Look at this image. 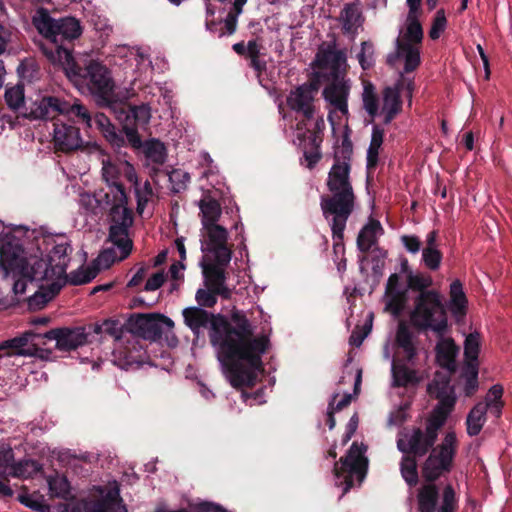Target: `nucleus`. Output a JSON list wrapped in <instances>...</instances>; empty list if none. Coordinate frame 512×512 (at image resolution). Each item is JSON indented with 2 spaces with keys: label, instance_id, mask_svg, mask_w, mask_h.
<instances>
[{
  "label": "nucleus",
  "instance_id": "f257e3e1",
  "mask_svg": "<svg viewBox=\"0 0 512 512\" xmlns=\"http://www.w3.org/2000/svg\"><path fill=\"white\" fill-rule=\"evenodd\" d=\"M183 317L195 334L210 324V341L233 387L254 385L256 372L262 369V356L268 350L269 338L266 335L255 337L253 326L243 312L231 314L234 325L224 316H214L200 307L185 308Z\"/></svg>",
  "mask_w": 512,
  "mask_h": 512
},
{
  "label": "nucleus",
  "instance_id": "f03ea898",
  "mask_svg": "<svg viewBox=\"0 0 512 512\" xmlns=\"http://www.w3.org/2000/svg\"><path fill=\"white\" fill-rule=\"evenodd\" d=\"M33 25L45 38L40 48L47 59L61 66L68 78L80 88H86L98 103H111L115 84L108 68L96 60L80 66L66 45L80 36L79 21L73 17L54 19L46 9L41 8L33 17Z\"/></svg>",
  "mask_w": 512,
  "mask_h": 512
},
{
  "label": "nucleus",
  "instance_id": "7ed1b4c3",
  "mask_svg": "<svg viewBox=\"0 0 512 512\" xmlns=\"http://www.w3.org/2000/svg\"><path fill=\"white\" fill-rule=\"evenodd\" d=\"M0 268L4 276L12 275L15 294H24L27 283L36 282L38 290L29 297L30 305H44L52 300L65 284V277L47 258L25 256L18 238L7 235L0 240Z\"/></svg>",
  "mask_w": 512,
  "mask_h": 512
},
{
  "label": "nucleus",
  "instance_id": "20e7f679",
  "mask_svg": "<svg viewBox=\"0 0 512 512\" xmlns=\"http://www.w3.org/2000/svg\"><path fill=\"white\" fill-rule=\"evenodd\" d=\"M342 156L336 152L334 163L328 173L327 188L329 195L320 199V208L324 218H349L355 209L356 195L350 179L352 145L343 141Z\"/></svg>",
  "mask_w": 512,
  "mask_h": 512
},
{
  "label": "nucleus",
  "instance_id": "39448f33",
  "mask_svg": "<svg viewBox=\"0 0 512 512\" xmlns=\"http://www.w3.org/2000/svg\"><path fill=\"white\" fill-rule=\"evenodd\" d=\"M95 197L100 206L109 209V240L120 249V258H127L133 248V242L129 238L133 213L127 207L128 199L123 185H107L106 189L96 192Z\"/></svg>",
  "mask_w": 512,
  "mask_h": 512
},
{
  "label": "nucleus",
  "instance_id": "423d86ee",
  "mask_svg": "<svg viewBox=\"0 0 512 512\" xmlns=\"http://www.w3.org/2000/svg\"><path fill=\"white\" fill-rule=\"evenodd\" d=\"M174 322L162 314H138L129 321V333L126 336L127 355L123 366L138 364L142 358L143 347L139 339L157 341L165 330H171Z\"/></svg>",
  "mask_w": 512,
  "mask_h": 512
},
{
  "label": "nucleus",
  "instance_id": "0eeeda50",
  "mask_svg": "<svg viewBox=\"0 0 512 512\" xmlns=\"http://www.w3.org/2000/svg\"><path fill=\"white\" fill-rule=\"evenodd\" d=\"M443 296L437 290L419 293L410 312V323L418 331H432L437 337L445 335L448 329V317Z\"/></svg>",
  "mask_w": 512,
  "mask_h": 512
},
{
  "label": "nucleus",
  "instance_id": "6e6552de",
  "mask_svg": "<svg viewBox=\"0 0 512 512\" xmlns=\"http://www.w3.org/2000/svg\"><path fill=\"white\" fill-rule=\"evenodd\" d=\"M446 421L430 415L424 428L411 427L400 432L397 439V449L403 454L423 457L435 447L439 431Z\"/></svg>",
  "mask_w": 512,
  "mask_h": 512
},
{
  "label": "nucleus",
  "instance_id": "1a4fd4ad",
  "mask_svg": "<svg viewBox=\"0 0 512 512\" xmlns=\"http://www.w3.org/2000/svg\"><path fill=\"white\" fill-rule=\"evenodd\" d=\"M367 447L353 442L347 454L334 465L336 484L343 487L346 494L355 484L360 485L366 477L368 459L365 457Z\"/></svg>",
  "mask_w": 512,
  "mask_h": 512
},
{
  "label": "nucleus",
  "instance_id": "9d476101",
  "mask_svg": "<svg viewBox=\"0 0 512 512\" xmlns=\"http://www.w3.org/2000/svg\"><path fill=\"white\" fill-rule=\"evenodd\" d=\"M325 121L322 116L313 120H300L296 124L294 144L302 151L306 167L313 169L322 158Z\"/></svg>",
  "mask_w": 512,
  "mask_h": 512
},
{
  "label": "nucleus",
  "instance_id": "9b49d317",
  "mask_svg": "<svg viewBox=\"0 0 512 512\" xmlns=\"http://www.w3.org/2000/svg\"><path fill=\"white\" fill-rule=\"evenodd\" d=\"M457 447L455 432H447L441 443L429 451L428 457L421 466V474L425 481L435 482L452 470Z\"/></svg>",
  "mask_w": 512,
  "mask_h": 512
},
{
  "label": "nucleus",
  "instance_id": "f8f14e48",
  "mask_svg": "<svg viewBox=\"0 0 512 512\" xmlns=\"http://www.w3.org/2000/svg\"><path fill=\"white\" fill-rule=\"evenodd\" d=\"M312 66L320 80L345 77L348 69L346 50L338 49L336 40L323 42L318 47Z\"/></svg>",
  "mask_w": 512,
  "mask_h": 512
},
{
  "label": "nucleus",
  "instance_id": "ddd939ff",
  "mask_svg": "<svg viewBox=\"0 0 512 512\" xmlns=\"http://www.w3.org/2000/svg\"><path fill=\"white\" fill-rule=\"evenodd\" d=\"M418 512H441L447 509L450 512H457L458 497L451 484H447L442 489L441 494L435 482L422 484L416 493Z\"/></svg>",
  "mask_w": 512,
  "mask_h": 512
},
{
  "label": "nucleus",
  "instance_id": "4468645a",
  "mask_svg": "<svg viewBox=\"0 0 512 512\" xmlns=\"http://www.w3.org/2000/svg\"><path fill=\"white\" fill-rule=\"evenodd\" d=\"M45 343L43 341V334L26 331L21 336L6 340L0 344V358L17 355L47 359L51 351L39 347Z\"/></svg>",
  "mask_w": 512,
  "mask_h": 512
},
{
  "label": "nucleus",
  "instance_id": "2eb2a0df",
  "mask_svg": "<svg viewBox=\"0 0 512 512\" xmlns=\"http://www.w3.org/2000/svg\"><path fill=\"white\" fill-rule=\"evenodd\" d=\"M428 392L438 400V404L431 415L446 421L456 403L455 391L450 384V377L437 373L431 383L428 384Z\"/></svg>",
  "mask_w": 512,
  "mask_h": 512
},
{
  "label": "nucleus",
  "instance_id": "dca6fc26",
  "mask_svg": "<svg viewBox=\"0 0 512 512\" xmlns=\"http://www.w3.org/2000/svg\"><path fill=\"white\" fill-rule=\"evenodd\" d=\"M39 250L44 246L45 250L51 246V250L47 255V259L56 267L57 273H61L65 277V273L70 262V253L72 247L70 241L65 235H41L35 237Z\"/></svg>",
  "mask_w": 512,
  "mask_h": 512
},
{
  "label": "nucleus",
  "instance_id": "f3484780",
  "mask_svg": "<svg viewBox=\"0 0 512 512\" xmlns=\"http://www.w3.org/2000/svg\"><path fill=\"white\" fill-rule=\"evenodd\" d=\"M316 92L317 87L313 83H303L290 91L286 98L287 106L290 110L301 114L302 120H313L316 112Z\"/></svg>",
  "mask_w": 512,
  "mask_h": 512
},
{
  "label": "nucleus",
  "instance_id": "a211bd4d",
  "mask_svg": "<svg viewBox=\"0 0 512 512\" xmlns=\"http://www.w3.org/2000/svg\"><path fill=\"white\" fill-rule=\"evenodd\" d=\"M207 234L205 251L208 253L207 259H219L224 264H229L232 257V251L227 246L228 232L218 224L204 226Z\"/></svg>",
  "mask_w": 512,
  "mask_h": 512
},
{
  "label": "nucleus",
  "instance_id": "6ab92c4d",
  "mask_svg": "<svg viewBox=\"0 0 512 512\" xmlns=\"http://www.w3.org/2000/svg\"><path fill=\"white\" fill-rule=\"evenodd\" d=\"M45 340H55L58 350L69 352L85 345L88 341V333L82 326L55 328L43 334V341Z\"/></svg>",
  "mask_w": 512,
  "mask_h": 512
},
{
  "label": "nucleus",
  "instance_id": "aec40b11",
  "mask_svg": "<svg viewBox=\"0 0 512 512\" xmlns=\"http://www.w3.org/2000/svg\"><path fill=\"white\" fill-rule=\"evenodd\" d=\"M219 259H207L202 263L205 286L219 294L224 299L231 297V289L226 286V267Z\"/></svg>",
  "mask_w": 512,
  "mask_h": 512
},
{
  "label": "nucleus",
  "instance_id": "412c9836",
  "mask_svg": "<svg viewBox=\"0 0 512 512\" xmlns=\"http://www.w3.org/2000/svg\"><path fill=\"white\" fill-rule=\"evenodd\" d=\"M327 85L322 91V96L334 110L339 111L342 115H348V97L350 94L351 83L345 76L341 78L324 80Z\"/></svg>",
  "mask_w": 512,
  "mask_h": 512
},
{
  "label": "nucleus",
  "instance_id": "4be33fe9",
  "mask_svg": "<svg viewBox=\"0 0 512 512\" xmlns=\"http://www.w3.org/2000/svg\"><path fill=\"white\" fill-rule=\"evenodd\" d=\"M53 126V144L57 151L68 153L82 148L79 128L62 122H55Z\"/></svg>",
  "mask_w": 512,
  "mask_h": 512
},
{
  "label": "nucleus",
  "instance_id": "5701e85b",
  "mask_svg": "<svg viewBox=\"0 0 512 512\" xmlns=\"http://www.w3.org/2000/svg\"><path fill=\"white\" fill-rule=\"evenodd\" d=\"M419 339L417 334L405 321L398 323L395 333V346L399 354L403 355V359L414 365L418 355Z\"/></svg>",
  "mask_w": 512,
  "mask_h": 512
},
{
  "label": "nucleus",
  "instance_id": "b1692460",
  "mask_svg": "<svg viewBox=\"0 0 512 512\" xmlns=\"http://www.w3.org/2000/svg\"><path fill=\"white\" fill-rule=\"evenodd\" d=\"M64 101L58 97L45 96L33 102L29 108H25L23 116L30 120L53 119L62 113Z\"/></svg>",
  "mask_w": 512,
  "mask_h": 512
},
{
  "label": "nucleus",
  "instance_id": "393cba45",
  "mask_svg": "<svg viewBox=\"0 0 512 512\" xmlns=\"http://www.w3.org/2000/svg\"><path fill=\"white\" fill-rule=\"evenodd\" d=\"M129 333V326L127 328L119 321L115 319L104 320V334L112 337L116 342L114 357L115 362L121 368H129L130 366H123L124 356L127 355V344L126 336Z\"/></svg>",
  "mask_w": 512,
  "mask_h": 512
},
{
  "label": "nucleus",
  "instance_id": "a878e982",
  "mask_svg": "<svg viewBox=\"0 0 512 512\" xmlns=\"http://www.w3.org/2000/svg\"><path fill=\"white\" fill-rule=\"evenodd\" d=\"M383 234V228L380 222L376 219H369V221L361 228L358 233L356 244L357 248L362 253H367L371 249L381 252L376 247L378 243V236Z\"/></svg>",
  "mask_w": 512,
  "mask_h": 512
},
{
  "label": "nucleus",
  "instance_id": "bb28decb",
  "mask_svg": "<svg viewBox=\"0 0 512 512\" xmlns=\"http://www.w3.org/2000/svg\"><path fill=\"white\" fill-rule=\"evenodd\" d=\"M404 59V72L414 71L420 65V51L416 45L396 40V52L388 56V63L393 64L397 58Z\"/></svg>",
  "mask_w": 512,
  "mask_h": 512
},
{
  "label": "nucleus",
  "instance_id": "cd10ccee",
  "mask_svg": "<svg viewBox=\"0 0 512 512\" xmlns=\"http://www.w3.org/2000/svg\"><path fill=\"white\" fill-rule=\"evenodd\" d=\"M339 21L345 34L355 36L364 22L359 3H347L340 12Z\"/></svg>",
  "mask_w": 512,
  "mask_h": 512
},
{
  "label": "nucleus",
  "instance_id": "c85d7f7f",
  "mask_svg": "<svg viewBox=\"0 0 512 512\" xmlns=\"http://www.w3.org/2000/svg\"><path fill=\"white\" fill-rule=\"evenodd\" d=\"M435 351L438 364L449 372H454L456 369L455 358L459 351L454 340L452 338H444V336L439 337Z\"/></svg>",
  "mask_w": 512,
  "mask_h": 512
},
{
  "label": "nucleus",
  "instance_id": "c756f323",
  "mask_svg": "<svg viewBox=\"0 0 512 512\" xmlns=\"http://www.w3.org/2000/svg\"><path fill=\"white\" fill-rule=\"evenodd\" d=\"M448 309L457 322L463 320L467 312L468 300L460 280L450 284Z\"/></svg>",
  "mask_w": 512,
  "mask_h": 512
},
{
  "label": "nucleus",
  "instance_id": "7c9ffc66",
  "mask_svg": "<svg viewBox=\"0 0 512 512\" xmlns=\"http://www.w3.org/2000/svg\"><path fill=\"white\" fill-rule=\"evenodd\" d=\"M402 111V100L397 88L388 86L382 91L381 114L384 124H389Z\"/></svg>",
  "mask_w": 512,
  "mask_h": 512
},
{
  "label": "nucleus",
  "instance_id": "2f4dec72",
  "mask_svg": "<svg viewBox=\"0 0 512 512\" xmlns=\"http://www.w3.org/2000/svg\"><path fill=\"white\" fill-rule=\"evenodd\" d=\"M145 156L148 162L154 165L151 168V175L155 180V177L161 172L159 166L163 165L167 158L164 144L155 139L148 141L145 145Z\"/></svg>",
  "mask_w": 512,
  "mask_h": 512
},
{
  "label": "nucleus",
  "instance_id": "473e14b6",
  "mask_svg": "<svg viewBox=\"0 0 512 512\" xmlns=\"http://www.w3.org/2000/svg\"><path fill=\"white\" fill-rule=\"evenodd\" d=\"M330 229L333 239V252L338 257H344L345 246H344V232L346 229L347 221L349 218L346 217H332L324 218Z\"/></svg>",
  "mask_w": 512,
  "mask_h": 512
},
{
  "label": "nucleus",
  "instance_id": "72a5a7b5",
  "mask_svg": "<svg viewBox=\"0 0 512 512\" xmlns=\"http://www.w3.org/2000/svg\"><path fill=\"white\" fill-rule=\"evenodd\" d=\"M391 371L393 377V386L395 387H406L409 384H414L419 381L417 377V371L409 368L405 363L401 361L393 360Z\"/></svg>",
  "mask_w": 512,
  "mask_h": 512
},
{
  "label": "nucleus",
  "instance_id": "f704fd0d",
  "mask_svg": "<svg viewBox=\"0 0 512 512\" xmlns=\"http://www.w3.org/2000/svg\"><path fill=\"white\" fill-rule=\"evenodd\" d=\"M95 125L97 129H99L103 136L109 141L112 145L120 147L124 139L123 137L117 133L114 125L110 122V119L103 113H97L92 118V126Z\"/></svg>",
  "mask_w": 512,
  "mask_h": 512
},
{
  "label": "nucleus",
  "instance_id": "c9c22d12",
  "mask_svg": "<svg viewBox=\"0 0 512 512\" xmlns=\"http://www.w3.org/2000/svg\"><path fill=\"white\" fill-rule=\"evenodd\" d=\"M487 411V405L482 403H477L470 410L466 418L467 434L469 436H477L481 432L486 422Z\"/></svg>",
  "mask_w": 512,
  "mask_h": 512
},
{
  "label": "nucleus",
  "instance_id": "e433bc0d",
  "mask_svg": "<svg viewBox=\"0 0 512 512\" xmlns=\"http://www.w3.org/2000/svg\"><path fill=\"white\" fill-rule=\"evenodd\" d=\"M198 205L202 216L203 227L216 224L221 216V206L219 202L210 196H205L199 201Z\"/></svg>",
  "mask_w": 512,
  "mask_h": 512
},
{
  "label": "nucleus",
  "instance_id": "4c0bfd02",
  "mask_svg": "<svg viewBox=\"0 0 512 512\" xmlns=\"http://www.w3.org/2000/svg\"><path fill=\"white\" fill-rule=\"evenodd\" d=\"M383 139L384 130L378 125L373 126L370 144L367 149V168L371 169L377 166Z\"/></svg>",
  "mask_w": 512,
  "mask_h": 512
},
{
  "label": "nucleus",
  "instance_id": "58836bf2",
  "mask_svg": "<svg viewBox=\"0 0 512 512\" xmlns=\"http://www.w3.org/2000/svg\"><path fill=\"white\" fill-rule=\"evenodd\" d=\"M503 387L499 384L493 385L485 396V401L481 402L487 405V410L496 417L499 418L502 414L504 403L502 401Z\"/></svg>",
  "mask_w": 512,
  "mask_h": 512
},
{
  "label": "nucleus",
  "instance_id": "ea45409f",
  "mask_svg": "<svg viewBox=\"0 0 512 512\" xmlns=\"http://www.w3.org/2000/svg\"><path fill=\"white\" fill-rule=\"evenodd\" d=\"M39 470L40 466L34 460H21L19 462L13 461L11 462L7 475L14 478L27 479L36 474Z\"/></svg>",
  "mask_w": 512,
  "mask_h": 512
},
{
  "label": "nucleus",
  "instance_id": "a19ab883",
  "mask_svg": "<svg viewBox=\"0 0 512 512\" xmlns=\"http://www.w3.org/2000/svg\"><path fill=\"white\" fill-rule=\"evenodd\" d=\"M416 458L410 454H404L400 462L401 475L409 486H415L419 480Z\"/></svg>",
  "mask_w": 512,
  "mask_h": 512
},
{
  "label": "nucleus",
  "instance_id": "79ce46f5",
  "mask_svg": "<svg viewBox=\"0 0 512 512\" xmlns=\"http://www.w3.org/2000/svg\"><path fill=\"white\" fill-rule=\"evenodd\" d=\"M122 164L123 162L112 161L109 157L102 159V179L107 185L121 184Z\"/></svg>",
  "mask_w": 512,
  "mask_h": 512
},
{
  "label": "nucleus",
  "instance_id": "37998d69",
  "mask_svg": "<svg viewBox=\"0 0 512 512\" xmlns=\"http://www.w3.org/2000/svg\"><path fill=\"white\" fill-rule=\"evenodd\" d=\"M480 350V335L478 333H470L464 342V356L466 366L477 365Z\"/></svg>",
  "mask_w": 512,
  "mask_h": 512
},
{
  "label": "nucleus",
  "instance_id": "c03bdc74",
  "mask_svg": "<svg viewBox=\"0 0 512 512\" xmlns=\"http://www.w3.org/2000/svg\"><path fill=\"white\" fill-rule=\"evenodd\" d=\"M100 272V267L90 266L81 267L76 271L70 273L69 276L65 275V282L69 281V283L73 285H81L86 284L92 281Z\"/></svg>",
  "mask_w": 512,
  "mask_h": 512
},
{
  "label": "nucleus",
  "instance_id": "a18cd8bd",
  "mask_svg": "<svg viewBox=\"0 0 512 512\" xmlns=\"http://www.w3.org/2000/svg\"><path fill=\"white\" fill-rule=\"evenodd\" d=\"M418 16L419 15L407 16L406 32L403 40H400L401 42L411 43L412 45L421 43L423 39V30L418 20Z\"/></svg>",
  "mask_w": 512,
  "mask_h": 512
},
{
  "label": "nucleus",
  "instance_id": "49530a36",
  "mask_svg": "<svg viewBox=\"0 0 512 512\" xmlns=\"http://www.w3.org/2000/svg\"><path fill=\"white\" fill-rule=\"evenodd\" d=\"M49 490L52 496L68 499L70 496V483L63 475L56 474L48 479Z\"/></svg>",
  "mask_w": 512,
  "mask_h": 512
},
{
  "label": "nucleus",
  "instance_id": "de8ad7c7",
  "mask_svg": "<svg viewBox=\"0 0 512 512\" xmlns=\"http://www.w3.org/2000/svg\"><path fill=\"white\" fill-rule=\"evenodd\" d=\"M61 114L74 115L88 127H92V117L88 109L78 102L70 104L69 102L64 101Z\"/></svg>",
  "mask_w": 512,
  "mask_h": 512
},
{
  "label": "nucleus",
  "instance_id": "09e8293b",
  "mask_svg": "<svg viewBox=\"0 0 512 512\" xmlns=\"http://www.w3.org/2000/svg\"><path fill=\"white\" fill-rule=\"evenodd\" d=\"M362 96L364 109L372 118H375L379 114V101L372 84L364 86Z\"/></svg>",
  "mask_w": 512,
  "mask_h": 512
},
{
  "label": "nucleus",
  "instance_id": "8fccbe9b",
  "mask_svg": "<svg viewBox=\"0 0 512 512\" xmlns=\"http://www.w3.org/2000/svg\"><path fill=\"white\" fill-rule=\"evenodd\" d=\"M135 197L137 201V212L142 214L149 201L152 199L154 193L150 182L147 180L143 185H136Z\"/></svg>",
  "mask_w": 512,
  "mask_h": 512
},
{
  "label": "nucleus",
  "instance_id": "3c124183",
  "mask_svg": "<svg viewBox=\"0 0 512 512\" xmlns=\"http://www.w3.org/2000/svg\"><path fill=\"white\" fill-rule=\"evenodd\" d=\"M4 97L10 109L18 110L20 107L24 105V87L22 85H16L7 88Z\"/></svg>",
  "mask_w": 512,
  "mask_h": 512
},
{
  "label": "nucleus",
  "instance_id": "603ef678",
  "mask_svg": "<svg viewBox=\"0 0 512 512\" xmlns=\"http://www.w3.org/2000/svg\"><path fill=\"white\" fill-rule=\"evenodd\" d=\"M167 175L171 183V190L174 193L185 190L190 181V175L182 169H173Z\"/></svg>",
  "mask_w": 512,
  "mask_h": 512
},
{
  "label": "nucleus",
  "instance_id": "864d4df0",
  "mask_svg": "<svg viewBox=\"0 0 512 512\" xmlns=\"http://www.w3.org/2000/svg\"><path fill=\"white\" fill-rule=\"evenodd\" d=\"M387 302H386V310L391 312L394 316H398L405 305V292L404 291H394V292H386Z\"/></svg>",
  "mask_w": 512,
  "mask_h": 512
},
{
  "label": "nucleus",
  "instance_id": "5fc2aeb1",
  "mask_svg": "<svg viewBox=\"0 0 512 512\" xmlns=\"http://www.w3.org/2000/svg\"><path fill=\"white\" fill-rule=\"evenodd\" d=\"M433 280L431 276L424 274H412L408 276V286L414 291L419 293L429 291L428 288L432 286Z\"/></svg>",
  "mask_w": 512,
  "mask_h": 512
},
{
  "label": "nucleus",
  "instance_id": "6e6d98bb",
  "mask_svg": "<svg viewBox=\"0 0 512 512\" xmlns=\"http://www.w3.org/2000/svg\"><path fill=\"white\" fill-rule=\"evenodd\" d=\"M374 47L369 41L361 43L360 52L357 55L360 66L363 70L370 69L374 64Z\"/></svg>",
  "mask_w": 512,
  "mask_h": 512
},
{
  "label": "nucleus",
  "instance_id": "4d7b16f0",
  "mask_svg": "<svg viewBox=\"0 0 512 512\" xmlns=\"http://www.w3.org/2000/svg\"><path fill=\"white\" fill-rule=\"evenodd\" d=\"M465 378L464 392L466 396H471L478 388V366H465Z\"/></svg>",
  "mask_w": 512,
  "mask_h": 512
},
{
  "label": "nucleus",
  "instance_id": "13d9d810",
  "mask_svg": "<svg viewBox=\"0 0 512 512\" xmlns=\"http://www.w3.org/2000/svg\"><path fill=\"white\" fill-rule=\"evenodd\" d=\"M422 260L428 269L435 271L440 267L442 253L438 248H424L422 250Z\"/></svg>",
  "mask_w": 512,
  "mask_h": 512
},
{
  "label": "nucleus",
  "instance_id": "bf43d9fd",
  "mask_svg": "<svg viewBox=\"0 0 512 512\" xmlns=\"http://www.w3.org/2000/svg\"><path fill=\"white\" fill-rule=\"evenodd\" d=\"M113 245L120 251V249L113 243ZM121 257V252H119V256H116L113 249H106L93 261L92 266L100 267V271L102 269L109 268L116 259L123 260Z\"/></svg>",
  "mask_w": 512,
  "mask_h": 512
},
{
  "label": "nucleus",
  "instance_id": "052dcab7",
  "mask_svg": "<svg viewBox=\"0 0 512 512\" xmlns=\"http://www.w3.org/2000/svg\"><path fill=\"white\" fill-rule=\"evenodd\" d=\"M113 245L120 251V249L113 243ZM121 257V252H119V256H116L113 249H106L93 261L92 266L100 267V271L102 269L109 268L116 259L123 260Z\"/></svg>",
  "mask_w": 512,
  "mask_h": 512
},
{
  "label": "nucleus",
  "instance_id": "680f3d73",
  "mask_svg": "<svg viewBox=\"0 0 512 512\" xmlns=\"http://www.w3.org/2000/svg\"><path fill=\"white\" fill-rule=\"evenodd\" d=\"M151 117L150 108L147 105L132 106L129 108L127 118H133L136 125H145Z\"/></svg>",
  "mask_w": 512,
  "mask_h": 512
},
{
  "label": "nucleus",
  "instance_id": "e2e57ef3",
  "mask_svg": "<svg viewBox=\"0 0 512 512\" xmlns=\"http://www.w3.org/2000/svg\"><path fill=\"white\" fill-rule=\"evenodd\" d=\"M217 296H219L218 293L206 287L197 290L195 299L200 308H211L217 303Z\"/></svg>",
  "mask_w": 512,
  "mask_h": 512
},
{
  "label": "nucleus",
  "instance_id": "0e129e2a",
  "mask_svg": "<svg viewBox=\"0 0 512 512\" xmlns=\"http://www.w3.org/2000/svg\"><path fill=\"white\" fill-rule=\"evenodd\" d=\"M446 25H447V20H446L445 12L443 9H440L436 12L431 29L429 31L430 38L433 40L438 39L440 37L441 33L445 30Z\"/></svg>",
  "mask_w": 512,
  "mask_h": 512
},
{
  "label": "nucleus",
  "instance_id": "69168bd1",
  "mask_svg": "<svg viewBox=\"0 0 512 512\" xmlns=\"http://www.w3.org/2000/svg\"><path fill=\"white\" fill-rule=\"evenodd\" d=\"M391 87L397 88L399 95L403 92L408 99L409 105H411L415 87L414 81L411 78H406L401 75L400 79Z\"/></svg>",
  "mask_w": 512,
  "mask_h": 512
},
{
  "label": "nucleus",
  "instance_id": "338daca9",
  "mask_svg": "<svg viewBox=\"0 0 512 512\" xmlns=\"http://www.w3.org/2000/svg\"><path fill=\"white\" fill-rule=\"evenodd\" d=\"M371 331V324H365L362 327L356 326L349 337V343L352 346L360 347L364 339Z\"/></svg>",
  "mask_w": 512,
  "mask_h": 512
},
{
  "label": "nucleus",
  "instance_id": "774afa93",
  "mask_svg": "<svg viewBox=\"0 0 512 512\" xmlns=\"http://www.w3.org/2000/svg\"><path fill=\"white\" fill-rule=\"evenodd\" d=\"M14 461V453L10 447L0 449V474H7L11 462Z\"/></svg>",
  "mask_w": 512,
  "mask_h": 512
}]
</instances>
